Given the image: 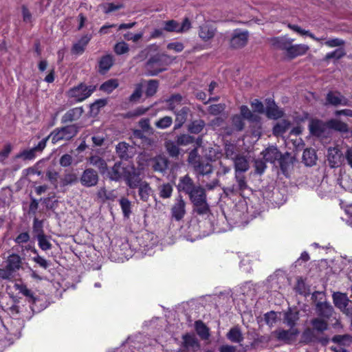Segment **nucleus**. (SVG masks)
<instances>
[{
    "label": "nucleus",
    "mask_w": 352,
    "mask_h": 352,
    "mask_svg": "<svg viewBox=\"0 0 352 352\" xmlns=\"http://www.w3.org/2000/svg\"><path fill=\"white\" fill-rule=\"evenodd\" d=\"M80 182L85 187L89 188L96 186L98 182L97 172L92 168H86L80 176Z\"/></svg>",
    "instance_id": "9"
},
{
    "label": "nucleus",
    "mask_w": 352,
    "mask_h": 352,
    "mask_svg": "<svg viewBox=\"0 0 352 352\" xmlns=\"http://www.w3.org/2000/svg\"><path fill=\"white\" fill-rule=\"evenodd\" d=\"M326 125L328 128L340 132H347L349 131L348 125L337 119L329 120L327 122Z\"/></svg>",
    "instance_id": "32"
},
{
    "label": "nucleus",
    "mask_w": 352,
    "mask_h": 352,
    "mask_svg": "<svg viewBox=\"0 0 352 352\" xmlns=\"http://www.w3.org/2000/svg\"><path fill=\"white\" fill-rule=\"evenodd\" d=\"M194 141V138L188 134H182L177 137V144L181 146H186Z\"/></svg>",
    "instance_id": "63"
},
{
    "label": "nucleus",
    "mask_w": 352,
    "mask_h": 352,
    "mask_svg": "<svg viewBox=\"0 0 352 352\" xmlns=\"http://www.w3.org/2000/svg\"><path fill=\"white\" fill-rule=\"evenodd\" d=\"M113 50L116 54L122 55L129 51V47L126 42L120 41L115 45Z\"/></svg>",
    "instance_id": "59"
},
{
    "label": "nucleus",
    "mask_w": 352,
    "mask_h": 352,
    "mask_svg": "<svg viewBox=\"0 0 352 352\" xmlns=\"http://www.w3.org/2000/svg\"><path fill=\"white\" fill-rule=\"evenodd\" d=\"M316 191L318 195L322 198L329 197L332 192V187L327 182L322 181Z\"/></svg>",
    "instance_id": "45"
},
{
    "label": "nucleus",
    "mask_w": 352,
    "mask_h": 352,
    "mask_svg": "<svg viewBox=\"0 0 352 352\" xmlns=\"http://www.w3.org/2000/svg\"><path fill=\"white\" fill-rule=\"evenodd\" d=\"M345 54V50L343 48L339 47L333 52L327 53L325 55L324 60L327 61L332 58L338 60L344 56Z\"/></svg>",
    "instance_id": "53"
},
{
    "label": "nucleus",
    "mask_w": 352,
    "mask_h": 352,
    "mask_svg": "<svg viewBox=\"0 0 352 352\" xmlns=\"http://www.w3.org/2000/svg\"><path fill=\"white\" fill-rule=\"evenodd\" d=\"M327 103L333 106L349 105V100L340 92L329 91L326 97Z\"/></svg>",
    "instance_id": "15"
},
{
    "label": "nucleus",
    "mask_w": 352,
    "mask_h": 352,
    "mask_svg": "<svg viewBox=\"0 0 352 352\" xmlns=\"http://www.w3.org/2000/svg\"><path fill=\"white\" fill-rule=\"evenodd\" d=\"M120 205L123 212V214L125 217H129L130 214L131 213V201L124 197H122L120 199Z\"/></svg>",
    "instance_id": "55"
},
{
    "label": "nucleus",
    "mask_w": 352,
    "mask_h": 352,
    "mask_svg": "<svg viewBox=\"0 0 352 352\" xmlns=\"http://www.w3.org/2000/svg\"><path fill=\"white\" fill-rule=\"evenodd\" d=\"M343 156L338 147H329L327 150V160L331 168L338 167L342 162Z\"/></svg>",
    "instance_id": "11"
},
{
    "label": "nucleus",
    "mask_w": 352,
    "mask_h": 352,
    "mask_svg": "<svg viewBox=\"0 0 352 352\" xmlns=\"http://www.w3.org/2000/svg\"><path fill=\"white\" fill-rule=\"evenodd\" d=\"M118 82L116 79H110L100 85V90L107 93L112 92L115 89L118 87Z\"/></svg>",
    "instance_id": "51"
},
{
    "label": "nucleus",
    "mask_w": 352,
    "mask_h": 352,
    "mask_svg": "<svg viewBox=\"0 0 352 352\" xmlns=\"http://www.w3.org/2000/svg\"><path fill=\"white\" fill-rule=\"evenodd\" d=\"M124 181L130 188H135L144 182L142 180L140 172L132 166H126Z\"/></svg>",
    "instance_id": "7"
},
{
    "label": "nucleus",
    "mask_w": 352,
    "mask_h": 352,
    "mask_svg": "<svg viewBox=\"0 0 352 352\" xmlns=\"http://www.w3.org/2000/svg\"><path fill=\"white\" fill-rule=\"evenodd\" d=\"M302 160L305 165L311 166L314 165L317 160V155L314 148H307L302 154Z\"/></svg>",
    "instance_id": "31"
},
{
    "label": "nucleus",
    "mask_w": 352,
    "mask_h": 352,
    "mask_svg": "<svg viewBox=\"0 0 352 352\" xmlns=\"http://www.w3.org/2000/svg\"><path fill=\"white\" fill-rule=\"evenodd\" d=\"M32 252L36 254L35 256L32 258L34 262L45 270L50 266V262L43 256H41L36 249H34Z\"/></svg>",
    "instance_id": "54"
},
{
    "label": "nucleus",
    "mask_w": 352,
    "mask_h": 352,
    "mask_svg": "<svg viewBox=\"0 0 352 352\" xmlns=\"http://www.w3.org/2000/svg\"><path fill=\"white\" fill-rule=\"evenodd\" d=\"M266 114L270 118L278 119L283 116V112L274 101L270 102V100H269L266 109Z\"/></svg>",
    "instance_id": "29"
},
{
    "label": "nucleus",
    "mask_w": 352,
    "mask_h": 352,
    "mask_svg": "<svg viewBox=\"0 0 352 352\" xmlns=\"http://www.w3.org/2000/svg\"><path fill=\"white\" fill-rule=\"evenodd\" d=\"M289 28L292 29V30L295 31L296 32L298 33L300 35H306L309 37L311 38L316 41L321 42L324 40L323 38H318L314 36V34L310 32L309 30H305L302 29L300 27L296 25H289Z\"/></svg>",
    "instance_id": "49"
},
{
    "label": "nucleus",
    "mask_w": 352,
    "mask_h": 352,
    "mask_svg": "<svg viewBox=\"0 0 352 352\" xmlns=\"http://www.w3.org/2000/svg\"><path fill=\"white\" fill-rule=\"evenodd\" d=\"M311 324L314 329L319 332H322L327 330L328 327L327 322L325 320L319 318L312 319L311 320Z\"/></svg>",
    "instance_id": "47"
},
{
    "label": "nucleus",
    "mask_w": 352,
    "mask_h": 352,
    "mask_svg": "<svg viewBox=\"0 0 352 352\" xmlns=\"http://www.w3.org/2000/svg\"><path fill=\"white\" fill-rule=\"evenodd\" d=\"M324 124L319 120H311L309 124L310 133L316 136H321L324 131Z\"/></svg>",
    "instance_id": "30"
},
{
    "label": "nucleus",
    "mask_w": 352,
    "mask_h": 352,
    "mask_svg": "<svg viewBox=\"0 0 352 352\" xmlns=\"http://www.w3.org/2000/svg\"><path fill=\"white\" fill-rule=\"evenodd\" d=\"M137 188H138V195L140 199L142 201L147 202L149 200L150 197L153 195V190L149 184L146 182H144Z\"/></svg>",
    "instance_id": "28"
},
{
    "label": "nucleus",
    "mask_w": 352,
    "mask_h": 352,
    "mask_svg": "<svg viewBox=\"0 0 352 352\" xmlns=\"http://www.w3.org/2000/svg\"><path fill=\"white\" fill-rule=\"evenodd\" d=\"M77 179L78 177L75 173H68L65 174L63 177L61 179V184L64 186L71 185L76 182Z\"/></svg>",
    "instance_id": "60"
},
{
    "label": "nucleus",
    "mask_w": 352,
    "mask_h": 352,
    "mask_svg": "<svg viewBox=\"0 0 352 352\" xmlns=\"http://www.w3.org/2000/svg\"><path fill=\"white\" fill-rule=\"evenodd\" d=\"M116 153L121 159L127 160L134 155L133 146L122 142L116 146Z\"/></svg>",
    "instance_id": "20"
},
{
    "label": "nucleus",
    "mask_w": 352,
    "mask_h": 352,
    "mask_svg": "<svg viewBox=\"0 0 352 352\" xmlns=\"http://www.w3.org/2000/svg\"><path fill=\"white\" fill-rule=\"evenodd\" d=\"M91 34H85L82 36L76 43H74L72 48V52L76 55L82 54L85 50L86 46L91 39Z\"/></svg>",
    "instance_id": "23"
},
{
    "label": "nucleus",
    "mask_w": 352,
    "mask_h": 352,
    "mask_svg": "<svg viewBox=\"0 0 352 352\" xmlns=\"http://www.w3.org/2000/svg\"><path fill=\"white\" fill-rule=\"evenodd\" d=\"M178 144L172 141H168L165 143L166 149L170 156L176 157L179 154V148Z\"/></svg>",
    "instance_id": "52"
},
{
    "label": "nucleus",
    "mask_w": 352,
    "mask_h": 352,
    "mask_svg": "<svg viewBox=\"0 0 352 352\" xmlns=\"http://www.w3.org/2000/svg\"><path fill=\"white\" fill-rule=\"evenodd\" d=\"M32 229L35 237L45 234L43 230V221L38 220L36 218L34 219Z\"/></svg>",
    "instance_id": "57"
},
{
    "label": "nucleus",
    "mask_w": 352,
    "mask_h": 352,
    "mask_svg": "<svg viewBox=\"0 0 352 352\" xmlns=\"http://www.w3.org/2000/svg\"><path fill=\"white\" fill-rule=\"evenodd\" d=\"M158 81L156 80H150L147 83V87L146 89V94L147 96H153L158 88Z\"/></svg>",
    "instance_id": "61"
},
{
    "label": "nucleus",
    "mask_w": 352,
    "mask_h": 352,
    "mask_svg": "<svg viewBox=\"0 0 352 352\" xmlns=\"http://www.w3.org/2000/svg\"><path fill=\"white\" fill-rule=\"evenodd\" d=\"M188 196L193 204L194 212L199 214H206L208 212L209 205L207 202L206 193L204 188L197 186Z\"/></svg>",
    "instance_id": "1"
},
{
    "label": "nucleus",
    "mask_w": 352,
    "mask_h": 352,
    "mask_svg": "<svg viewBox=\"0 0 352 352\" xmlns=\"http://www.w3.org/2000/svg\"><path fill=\"white\" fill-rule=\"evenodd\" d=\"M217 29L212 25L206 23L199 26L198 34L204 41L211 40L216 34Z\"/></svg>",
    "instance_id": "14"
},
{
    "label": "nucleus",
    "mask_w": 352,
    "mask_h": 352,
    "mask_svg": "<svg viewBox=\"0 0 352 352\" xmlns=\"http://www.w3.org/2000/svg\"><path fill=\"white\" fill-rule=\"evenodd\" d=\"M173 123V119L170 116H164L155 122V126L158 129H165L169 127Z\"/></svg>",
    "instance_id": "58"
},
{
    "label": "nucleus",
    "mask_w": 352,
    "mask_h": 352,
    "mask_svg": "<svg viewBox=\"0 0 352 352\" xmlns=\"http://www.w3.org/2000/svg\"><path fill=\"white\" fill-rule=\"evenodd\" d=\"M332 342L336 344L349 346L352 342V337L349 335H336L332 338Z\"/></svg>",
    "instance_id": "44"
},
{
    "label": "nucleus",
    "mask_w": 352,
    "mask_h": 352,
    "mask_svg": "<svg viewBox=\"0 0 352 352\" xmlns=\"http://www.w3.org/2000/svg\"><path fill=\"white\" fill-rule=\"evenodd\" d=\"M261 155L265 162L272 164H275L277 160L280 158L281 153L278 151L277 147L270 146L262 151Z\"/></svg>",
    "instance_id": "17"
},
{
    "label": "nucleus",
    "mask_w": 352,
    "mask_h": 352,
    "mask_svg": "<svg viewBox=\"0 0 352 352\" xmlns=\"http://www.w3.org/2000/svg\"><path fill=\"white\" fill-rule=\"evenodd\" d=\"M248 32L236 29L234 31L230 39V46L234 49L244 47L248 40Z\"/></svg>",
    "instance_id": "8"
},
{
    "label": "nucleus",
    "mask_w": 352,
    "mask_h": 352,
    "mask_svg": "<svg viewBox=\"0 0 352 352\" xmlns=\"http://www.w3.org/2000/svg\"><path fill=\"white\" fill-rule=\"evenodd\" d=\"M205 122L204 120H197L189 124L188 130L191 133L198 134L203 130Z\"/></svg>",
    "instance_id": "46"
},
{
    "label": "nucleus",
    "mask_w": 352,
    "mask_h": 352,
    "mask_svg": "<svg viewBox=\"0 0 352 352\" xmlns=\"http://www.w3.org/2000/svg\"><path fill=\"white\" fill-rule=\"evenodd\" d=\"M235 173L246 172L249 169V163L245 157L237 155L234 159Z\"/></svg>",
    "instance_id": "25"
},
{
    "label": "nucleus",
    "mask_w": 352,
    "mask_h": 352,
    "mask_svg": "<svg viewBox=\"0 0 352 352\" xmlns=\"http://www.w3.org/2000/svg\"><path fill=\"white\" fill-rule=\"evenodd\" d=\"M197 177L208 175L212 173V166L210 163L200 161L192 166Z\"/></svg>",
    "instance_id": "27"
},
{
    "label": "nucleus",
    "mask_w": 352,
    "mask_h": 352,
    "mask_svg": "<svg viewBox=\"0 0 352 352\" xmlns=\"http://www.w3.org/2000/svg\"><path fill=\"white\" fill-rule=\"evenodd\" d=\"M182 99L183 97L179 94L172 95L165 100L167 104V109L171 111L177 109L180 106Z\"/></svg>",
    "instance_id": "35"
},
{
    "label": "nucleus",
    "mask_w": 352,
    "mask_h": 352,
    "mask_svg": "<svg viewBox=\"0 0 352 352\" xmlns=\"http://www.w3.org/2000/svg\"><path fill=\"white\" fill-rule=\"evenodd\" d=\"M227 338L232 342L240 343L243 340V334L237 327L231 328L227 333Z\"/></svg>",
    "instance_id": "38"
},
{
    "label": "nucleus",
    "mask_w": 352,
    "mask_h": 352,
    "mask_svg": "<svg viewBox=\"0 0 352 352\" xmlns=\"http://www.w3.org/2000/svg\"><path fill=\"white\" fill-rule=\"evenodd\" d=\"M38 241V247L43 251L49 250L52 248V245L50 241V237L45 234L36 237Z\"/></svg>",
    "instance_id": "50"
},
{
    "label": "nucleus",
    "mask_w": 352,
    "mask_h": 352,
    "mask_svg": "<svg viewBox=\"0 0 352 352\" xmlns=\"http://www.w3.org/2000/svg\"><path fill=\"white\" fill-rule=\"evenodd\" d=\"M191 23L188 19L186 18L182 24L175 20H169L164 22V30L168 32L184 33L189 30Z\"/></svg>",
    "instance_id": "6"
},
{
    "label": "nucleus",
    "mask_w": 352,
    "mask_h": 352,
    "mask_svg": "<svg viewBox=\"0 0 352 352\" xmlns=\"http://www.w3.org/2000/svg\"><path fill=\"white\" fill-rule=\"evenodd\" d=\"M294 39L287 36L274 37L270 39L272 46L278 50H283L287 52L290 43H293Z\"/></svg>",
    "instance_id": "21"
},
{
    "label": "nucleus",
    "mask_w": 352,
    "mask_h": 352,
    "mask_svg": "<svg viewBox=\"0 0 352 352\" xmlns=\"http://www.w3.org/2000/svg\"><path fill=\"white\" fill-rule=\"evenodd\" d=\"M91 165L98 168L101 173H104L107 170V165L104 160L98 155H94L89 158Z\"/></svg>",
    "instance_id": "34"
},
{
    "label": "nucleus",
    "mask_w": 352,
    "mask_h": 352,
    "mask_svg": "<svg viewBox=\"0 0 352 352\" xmlns=\"http://www.w3.org/2000/svg\"><path fill=\"white\" fill-rule=\"evenodd\" d=\"M98 198L102 201L107 200L114 201L117 197V194L115 190H107L105 188H101L97 192Z\"/></svg>",
    "instance_id": "36"
},
{
    "label": "nucleus",
    "mask_w": 352,
    "mask_h": 352,
    "mask_svg": "<svg viewBox=\"0 0 352 352\" xmlns=\"http://www.w3.org/2000/svg\"><path fill=\"white\" fill-rule=\"evenodd\" d=\"M299 319L298 312L294 311L289 309L285 314L284 322L286 323L290 328L294 329L296 321Z\"/></svg>",
    "instance_id": "40"
},
{
    "label": "nucleus",
    "mask_w": 352,
    "mask_h": 352,
    "mask_svg": "<svg viewBox=\"0 0 352 352\" xmlns=\"http://www.w3.org/2000/svg\"><path fill=\"white\" fill-rule=\"evenodd\" d=\"M7 267L12 272L19 270L21 267V259L16 254L10 255L7 260Z\"/></svg>",
    "instance_id": "37"
},
{
    "label": "nucleus",
    "mask_w": 352,
    "mask_h": 352,
    "mask_svg": "<svg viewBox=\"0 0 352 352\" xmlns=\"http://www.w3.org/2000/svg\"><path fill=\"white\" fill-rule=\"evenodd\" d=\"M184 346L188 349H195L199 346L197 339L194 335L186 334L183 336Z\"/></svg>",
    "instance_id": "41"
},
{
    "label": "nucleus",
    "mask_w": 352,
    "mask_h": 352,
    "mask_svg": "<svg viewBox=\"0 0 352 352\" xmlns=\"http://www.w3.org/2000/svg\"><path fill=\"white\" fill-rule=\"evenodd\" d=\"M126 172V166L124 167L120 163H116L108 172V176L110 179L114 181H118L122 178L124 179Z\"/></svg>",
    "instance_id": "22"
},
{
    "label": "nucleus",
    "mask_w": 352,
    "mask_h": 352,
    "mask_svg": "<svg viewBox=\"0 0 352 352\" xmlns=\"http://www.w3.org/2000/svg\"><path fill=\"white\" fill-rule=\"evenodd\" d=\"M160 196L163 199L170 197L173 192V187L170 184H164L160 186Z\"/></svg>",
    "instance_id": "56"
},
{
    "label": "nucleus",
    "mask_w": 352,
    "mask_h": 352,
    "mask_svg": "<svg viewBox=\"0 0 352 352\" xmlns=\"http://www.w3.org/2000/svg\"><path fill=\"white\" fill-rule=\"evenodd\" d=\"M186 214V202L181 195L178 196L171 208V214L176 221L182 219Z\"/></svg>",
    "instance_id": "10"
},
{
    "label": "nucleus",
    "mask_w": 352,
    "mask_h": 352,
    "mask_svg": "<svg viewBox=\"0 0 352 352\" xmlns=\"http://www.w3.org/2000/svg\"><path fill=\"white\" fill-rule=\"evenodd\" d=\"M290 122L285 120H282L276 123L273 128L274 135L278 136L284 134L289 128Z\"/></svg>",
    "instance_id": "39"
},
{
    "label": "nucleus",
    "mask_w": 352,
    "mask_h": 352,
    "mask_svg": "<svg viewBox=\"0 0 352 352\" xmlns=\"http://www.w3.org/2000/svg\"><path fill=\"white\" fill-rule=\"evenodd\" d=\"M200 161L201 160H200L197 148H195L189 153L188 162L192 166H193Z\"/></svg>",
    "instance_id": "64"
},
{
    "label": "nucleus",
    "mask_w": 352,
    "mask_h": 352,
    "mask_svg": "<svg viewBox=\"0 0 352 352\" xmlns=\"http://www.w3.org/2000/svg\"><path fill=\"white\" fill-rule=\"evenodd\" d=\"M83 113L81 107L73 108L67 111L62 117L61 121L63 123L70 122L78 120Z\"/></svg>",
    "instance_id": "26"
},
{
    "label": "nucleus",
    "mask_w": 352,
    "mask_h": 352,
    "mask_svg": "<svg viewBox=\"0 0 352 352\" xmlns=\"http://www.w3.org/2000/svg\"><path fill=\"white\" fill-rule=\"evenodd\" d=\"M113 64V57L111 54L102 56L99 61V71L101 73H105L112 67Z\"/></svg>",
    "instance_id": "33"
},
{
    "label": "nucleus",
    "mask_w": 352,
    "mask_h": 352,
    "mask_svg": "<svg viewBox=\"0 0 352 352\" xmlns=\"http://www.w3.org/2000/svg\"><path fill=\"white\" fill-rule=\"evenodd\" d=\"M166 58L167 56L164 54H156L151 57L146 63V69L149 75L155 76L165 70L164 60Z\"/></svg>",
    "instance_id": "4"
},
{
    "label": "nucleus",
    "mask_w": 352,
    "mask_h": 352,
    "mask_svg": "<svg viewBox=\"0 0 352 352\" xmlns=\"http://www.w3.org/2000/svg\"><path fill=\"white\" fill-rule=\"evenodd\" d=\"M36 153L34 151V149H24L17 153L14 158L15 159H21L23 161H32L36 158Z\"/></svg>",
    "instance_id": "43"
},
{
    "label": "nucleus",
    "mask_w": 352,
    "mask_h": 352,
    "mask_svg": "<svg viewBox=\"0 0 352 352\" xmlns=\"http://www.w3.org/2000/svg\"><path fill=\"white\" fill-rule=\"evenodd\" d=\"M333 300L335 306L342 313L347 316L352 315V301L346 294L335 292L333 294Z\"/></svg>",
    "instance_id": "5"
},
{
    "label": "nucleus",
    "mask_w": 352,
    "mask_h": 352,
    "mask_svg": "<svg viewBox=\"0 0 352 352\" xmlns=\"http://www.w3.org/2000/svg\"><path fill=\"white\" fill-rule=\"evenodd\" d=\"M102 7L104 8V12L105 14H109L111 12L123 8L124 5L122 3L115 4L113 3H106L102 4Z\"/></svg>",
    "instance_id": "62"
},
{
    "label": "nucleus",
    "mask_w": 352,
    "mask_h": 352,
    "mask_svg": "<svg viewBox=\"0 0 352 352\" xmlns=\"http://www.w3.org/2000/svg\"><path fill=\"white\" fill-rule=\"evenodd\" d=\"M195 330L197 334L204 340L208 339L210 336L209 329L206 324L201 320L195 322Z\"/></svg>",
    "instance_id": "42"
},
{
    "label": "nucleus",
    "mask_w": 352,
    "mask_h": 352,
    "mask_svg": "<svg viewBox=\"0 0 352 352\" xmlns=\"http://www.w3.org/2000/svg\"><path fill=\"white\" fill-rule=\"evenodd\" d=\"M196 187L193 180L188 175L180 177L177 186L178 191L184 192L187 195H189Z\"/></svg>",
    "instance_id": "16"
},
{
    "label": "nucleus",
    "mask_w": 352,
    "mask_h": 352,
    "mask_svg": "<svg viewBox=\"0 0 352 352\" xmlns=\"http://www.w3.org/2000/svg\"><path fill=\"white\" fill-rule=\"evenodd\" d=\"M240 110L241 116L244 119L251 122H258L259 120V117L253 113L247 106L242 105Z\"/></svg>",
    "instance_id": "48"
},
{
    "label": "nucleus",
    "mask_w": 352,
    "mask_h": 352,
    "mask_svg": "<svg viewBox=\"0 0 352 352\" xmlns=\"http://www.w3.org/2000/svg\"><path fill=\"white\" fill-rule=\"evenodd\" d=\"M173 112L175 116L174 129L177 130L180 129L186 122L190 109L187 107H183L181 109H175Z\"/></svg>",
    "instance_id": "19"
},
{
    "label": "nucleus",
    "mask_w": 352,
    "mask_h": 352,
    "mask_svg": "<svg viewBox=\"0 0 352 352\" xmlns=\"http://www.w3.org/2000/svg\"><path fill=\"white\" fill-rule=\"evenodd\" d=\"M309 50V47L305 44L293 45L292 43H290L285 54L289 58L293 59L305 54Z\"/></svg>",
    "instance_id": "12"
},
{
    "label": "nucleus",
    "mask_w": 352,
    "mask_h": 352,
    "mask_svg": "<svg viewBox=\"0 0 352 352\" xmlns=\"http://www.w3.org/2000/svg\"><path fill=\"white\" fill-rule=\"evenodd\" d=\"M94 90L95 87L87 86L81 83L70 89L68 91V96L75 102H82L89 98Z\"/></svg>",
    "instance_id": "3"
},
{
    "label": "nucleus",
    "mask_w": 352,
    "mask_h": 352,
    "mask_svg": "<svg viewBox=\"0 0 352 352\" xmlns=\"http://www.w3.org/2000/svg\"><path fill=\"white\" fill-rule=\"evenodd\" d=\"M298 331L296 329H290L289 330L277 329L272 332L277 339L280 341H283L285 343H289L295 339L298 335Z\"/></svg>",
    "instance_id": "13"
},
{
    "label": "nucleus",
    "mask_w": 352,
    "mask_h": 352,
    "mask_svg": "<svg viewBox=\"0 0 352 352\" xmlns=\"http://www.w3.org/2000/svg\"><path fill=\"white\" fill-rule=\"evenodd\" d=\"M78 128L74 124L54 129L50 134L52 142L55 144L63 140H69L76 135Z\"/></svg>",
    "instance_id": "2"
},
{
    "label": "nucleus",
    "mask_w": 352,
    "mask_h": 352,
    "mask_svg": "<svg viewBox=\"0 0 352 352\" xmlns=\"http://www.w3.org/2000/svg\"><path fill=\"white\" fill-rule=\"evenodd\" d=\"M316 311L317 314L326 319L332 316L334 309L332 305L327 302H318L316 305Z\"/></svg>",
    "instance_id": "18"
},
{
    "label": "nucleus",
    "mask_w": 352,
    "mask_h": 352,
    "mask_svg": "<svg viewBox=\"0 0 352 352\" xmlns=\"http://www.w3.org/2000/svg\"><path fill=\"white\" fill-rule=\"evenodd\" d=\"M151 166L156 172L164 173L168 166V160L165 156L158 155L151 160Z\"/></svg>",
    "instance_id": "24"
}]
</instances>
